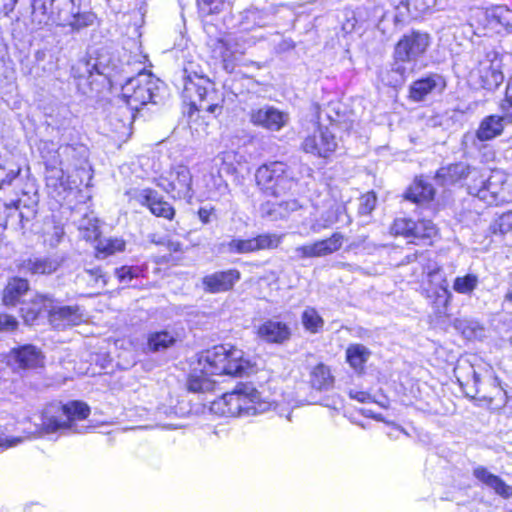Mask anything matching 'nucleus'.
Returning <instances> with one entry per match:
<instances>
[{
	"label": "nucleus",
	"instance_id": "25",
	"mask_svg": "<svg viewBox=\"0 0 512 512\" xmlns=\"http://www.w3.org/2000/svg\"><path fill=\"white\" fill-rule=\"evenodd\" d=\"M211 409L224 416L241 417V401L239 400L238 389L213 401Z\"/></svg>",
	"mask_w": 512,
	"mask_h": 512
},
{
	"label": "nucleus",
	"instance_id": "61",
	"mask_svg": "<svg viewBox=\"0 0 512 512\" xmlns=\"http://www.w3.org/2000/svg\"><path fill=\"white\" fill-rule=\"evenodd\" d=\"M20 169H10L8 172H5L4 177H0V183L2 185L4 184H11V182L19 175Z\"/></svg>",
	"mask_w": 512,
	"mask_h": 512
},
{
	"label": "nucleus",
	"instance_id": "35",
	"mask_svg": "<svg viewBox=\"0 0 512 512\" xmlns=\"http://www.w3.org/2000/svg\"><path fill=\"white\" fill-rule=\"evenodd\" d=\"M335 207L336 208L325 211L320 219L311 226L313 232L319 233L321 230L331 227L340 220V216L345 213V208L339 205Z\"/></svg>",
	"mask_w": 512,
	"mask_h": 512
},
{
	"label": "nucleus",
	"instance_id": "14",
	"mask_svg": "<svg viewBox=\"0 0 512 512\" xmlns=\"http://www.w3.org/2000/svg\"><path fill=\"white\" fill-rule=\"evenodd\" d=\"M277 7L270 5L263 9L249 7L239 13L238 27L243 31L269 26L273 23Z\"/></svg>",
	"mask_w": 512,
	"mask_h": 512
},
{
	"label": "nucleus",
	"instance_id": "48",
	"mask_svg": "<svg viewBox=\"0 0 512 512\" xmlns=\"http://www.w3.org/2000/svg\"><path fill=\"white\" fill-rule=\"evenodd\" d=\"M253 239L255 251L276 248L280 243V238L276 235L261 234Z\"/></svg>",
	"mask_w": 512,
	"mask_h": 512
},
{
	"label": "nucleus",
	"instance_id": "16",
	"mask_svg": "<svg viewBox=\"0 0 512 512\" xmlns=\"http://www.w3.org/2000/svg\"><path fill=\"white\" fill-rule=\"evenodd\" d=\"M445 88L444 77L437 73H430L410 85L409 97L415 102H420L433 93H442Z\"/></svg>",
	"mask_w": 512,
	"mask_h": 512
},
{
	"label": "nucleus",
	"instance_id": "38",
	"mask_svg": "<svg viewBox=\"0 0 512 512\" xmlns=\"http://www.w3.org/2000/svg\"><path fill=\"white\" fill-rule=\"evenodd\" d=\"M301 320L305 329L310 331L311 333H317L319 330L322 329L324 325V320L316 311V309L312 307H307L303 311Z\"/></svg>",
	"mask_w": 512,
	"mask_h": 512
},
{
	"label": "nucleus",
	"instance_id": "2",
	"mask_svg": "<svg viewBox=\"0 0 512 512\" xmlns=\"http://www.w3.org/2000/svg\"><path fill=\"white\" fill-rule=\"evenodd\" d=\"M41 157L46 166L48 187L71 189L69 178L74 171H86L88 168V148L79 143L64 144L56 147L51 141L40 146Z\"/></svg>",
	"mask_w": 512,
	"mask_h": 512
},
{
	"label": "nucleus",
	"instance_id": "3",
	"mask_svg": "<svg viewBox=\"0 0 512 512\" xmlns=\"http://www.w3.org/2000/svg\"><path fill=\"white\" fill-rule=\"evenodd\" d=\"M90 414V408L81 401H72L65 405L50 404L45 407L36 423L35 433L44 436L60 432L63 435L85 433L89 426L80 424Z\"/></svg>",
	"mask_w": 512,
	"mask_h": 512
},
{
	"label": "nucleus",
	"instance_id": "32",
	"mask_svg": "<svg viewBox=\"0 0 512 512\" xmlns=\"http://www.w3.org/2000/svg\"><path fill=\"white\" fill-rule=\"evenodd\" d=\"M215 50L219 51V57L226 61L234 54H243L245 51V45L239 44L237 39L232 35H227L224 38L217 39Z\"/></svg>",
	"mask_w": 512,
	"mask_h": 512
},
{
	"label": "nucleus",
	"instance_id": "52",
	"mask_svg": "<svg viewBox=\"0 0 512 512\" xmlns=\"http://www.w3.org/2000/svg\"><path fill=\"white\" fill-rule=\"evenodd\" d=\"M139 273V268L133 266H122L115 270L117 278L124 284H129L134 278L138 277Z\"/></svg>",
	"mask_w": 512,
	"mask_h": 512
},
{
	"label": "nucleus",
	"instance_id": "51",
	"mask_svg": "<svg viewBox=\"0 0 512 512\" xmlns=\"http://www.w3.org/2000/svg\"><path fill=\"white\" fill-rule=\"evenodd\" d=\"M377 198L374 192H368L359 199L358 212L361 215L370 214L376 206Z\"/></svg>",
	"mask_w": 512,
	"mask_h": 512
},
{
	"label": "nucleus",
	"instance_id": "58",
	"mask_svg": "<svg viewBox=\"0 0 512 512\" xmlns=\"http://www.w3.org/2000/svg\"><path fill=\"white\" fill-rule=\"evenodd\" d=\"M480 62H486V65H501L498 52L495 50H489L485 54V58Z\"/></svg>",
	"mask_w": 512,
	"mask_h": 512
},
{
	"label": "nucleus",
	"instance_id": "10",
	"mask_svg": "<svg viewBox=\"0 0 512 512\" xmlns=\"http://www.w3.org/2000/svg\"><path fill=\"white\" fill-rule=\"evenodd\" d=\"M138 109L123 99L115 98L108 107L107 122L111 131L122 136L129 135Z\"/></svg>",
	"mask_w": 512,
	"mask_h": 512
},
{
	"label": "nucleus",
	"instance_id": "64",
	"mask_svg": "<svg viewBox=\"0 0 512 512\" xmlns=\"http://www.w3.org/2000/svg\"><path fill=\"white\" fill-rule=\"evenodd\" d=\"M53 229H54V232L52 235V239L50 240V244L56 245L61 241V238L64 235V230L60 226H54Z\"/></svg>",
	"mask_w": 512,
	"mask_h": 512
},
{
	"label": "nucleus",
	"instance_id": "24",
	"mask_svg": "<svg viewBox=\"0 0 512 512\" xmlns=\"http://www.w3.org/2000/svg\"><path fill=\"white\" fill-rule=\"evenodd\" d=\"M258 336L269 343H284L291 336L287 324L279 321L267 320L258 328Z\"/></svg>",
	"mask_w": 512,
	"mask_h": 512
},
{
	"label": "nucleus",
	"instance_id": "28",
	"mask_svg": "<svg viewBox=\"0 0 512 512\" xmlns=\"http://www.w3.org/2000/svg\"><path fill=\"white\" fill-rule=\"evenodd\" d=\"M478 175V171L475 168H471L470 166L464 164V163H457L450 165L447 168H441L438 172L436 177L438 179L443 178L446 179L449 177L450 182H455L462 178H476Z\"/></svg>",
	"mask_w": 512,
	"mask_h": 512
},
{
	"label": "nucleus",
	"instance_id": "43",
	"mask_svg": "<svg viewBox=\"0 0 512 512\" xmlns=\"http://www.w3.org/2000/svg\"><path fill=\"white\" fill-rule=\"evenodd\" d=\"M478 277L474 274H467L462 277H456L453 283V289L459 294H471L478 286Z\"/></svg>",
	"mask_w": 512,
	"mask_h": 512
},
{
	"label": "nucleus",
	"instance_id": "34",
	"mask_svg": "<svg viewBox=\"0 0 512 512\" xmlns=\"http://www.w3.org/2000/svg\"><path fill=\"white\" fill-rule=\"evenodd\" d=\"M433 197V187L422 181L416 182L406 193V198L415 203L427 202L432 200Z\"/></svg>",
	"mask_w": 512,
	"mask_h": 512
},
{
	"label": "nucleus",
	"instance_id": "36",
	"mask_svg": "<svg viewBox=\"0 0 512 512\" xmlns=\"http://www.w3.org/2000/svg\"><path fill=\"white\" fill-rule=\"evenodd\" d=\"M58 0H33V14L37 17L39 24H48L52 20L53 12L56 11Z\"/></svg>",
	"mask_w": 512,
	"mask_h": 512
},
{
	"label": "nucleus",
	"instance_id": "56",
	"mask_svg": "<svg viewBox=\"0 0 512 512\" xmlns=\"http://www.w3.org/2000/svg\"><path fill=\"white\" fill-rule=\"evenodd\" d=\"M501 234H505L512 228V213L503 214L496 223Z\"/></svg>",
	"mask_w": 512,
	"mask_h": 512
},
{
	"label": "nucleus",
	"instance_id": "41",
	"mask_svg": "<svg viewBox=\"0 0 512 512\" xmlns=\"http://www.w3.org/2000/svg\"><path fill=\"white\" fill-rule=\"evenodd\" d=\"M174 343V336L167 331L153 333L148 339V346L153 351L165 350Z\"/></svg>",
	"mask_w": 512,
	"mask_h": 512
},
{
	"label": "nucleus",
	"instance_id": "40",
	"mask_svg": "<svg viewBox=\"0 0 512 512\" xmlns=\"http://www.w3.org/2000/svg\"><path fill=\"white\" fill-rule=\"evenodd\" d=\"M492 11L495 30H498L499 27L512 28V10L507 6L497 5L492 7Z\"/></svg>",
	"mask_w": 512,
	"mask_h": 512
},
{
	"label": "nucleus",
	"instance_id": "20",
	"mask_svg": "<svg viewBox=\"0 0 512 512\" xmlns=\"http://www.w3.org/2000/svg\"><path fill=\"white\" fill-rule=\"evenodd\" d=\"M84 319L83 312L77 305L73 306H55L49 310L50 323L62 329L66 326H74L80 324Z\"/></svg>",
	"mask_w": 512,
	"mask_h": 512
},
{
	"label": "nucleus",
	"instance_id": "18",
	"mask_svg": "<svg viewBox=\"0 0 512 512\" xmlns=\"http://www.w3.org/2000/svg\"><path fill=\"white\" fill-rule=\"evenodd\" d=\"M137 201L147 206L151 213L157 217H163L171 220L175 215L174 208L158 194L157 191L151 188H145L138 192L136 195Z\"/></svg>",
	"mask_w": 512,
	"mask_h": 512
},
{
	"label": "nucleus",
	"instance_id": "26",
	"mask_svg": "<svg viewBox=\"0 0 512 512\" xmlns=\"http://www.w3.org/2000/svg\"><path fill=\"white\" fill-rule=\"evenodd\" d=\"M300 207L301 204L296 199L279 203L268 201L261 205V213L263 217L275 221L286 217L289 212L296 211Z\"/></svg>",
	"mask_w": 512,
	"mask_h": 512
},
{
	"label": "nucleus",
	"instance_id": "31",
	"mask_svg": "<svg viewBox=\"0 0 512 512\" xmlns=\"http://www.w3.org/2000/svg\"><path fill=\"white\" fill-rule=\"evenodd\" d=\"M479 72L483 86L487 89L496 88L503 82L501 65H486V62H479Z\"/></svg>",
	"mask_w": 512,
	"mask_h": 512
},
{
	"label": "nucleus",
	"instance_id": "45",
	"mask_svg": "<svg viewBox=\"0 0 512 512\" xmlns=\"http://www.w3.org/2000/svg\"><path fill=\"white\" fill-rule=\"evenodd\" d=\"M80 278L86 281L92 288H103L107 284L106 275L99 267L85 269Z\"/></svg>",
	"mask_w": 512,
	"mask_h": 512
},
{
	"label": "nucleus",
	"instance_id": "49",
	"mask_svg": "<svg viewBox=\"0 0 512 512\" xmlns=\"http://www.w3.org/2000/svg\"><path fill=\"white\" fill-rule=\"evenodd\" d=\"M95 20V15L91 12H80L77 7L74 13V19L71 20L68 26L75 30L82 29L84 27L90 26L93 24Z\"/></svg>",
	"mask_w": 512,
	"mask_h": 512
},
{
	"label": "nucleus",
	"instance_id": "33",
	"mask_svg": "<svg viewBox=\"0 0 512 512\" xmlns=\"http://www.w3.org/2000/svg\"><path fill=\"white\" fill-rule=\"evenodd\" d=\"M58 266L57 260L49 258L28 259L23 263V269L32 274H51L57 270Z\"/></svg>",
	"mask_w": 512,
	"mask_h": 512
},
{
	"label": "nucleus",
	"instance_id": "57",
	"mask_svg": "<svg viewBox=\"0 0 512 512\" xmlns=\"http://www.w3.org/2000/svg\"><path fill=\"white\" fill-rule=\"evenodd\" d=\"M83 69V73L79 76L80 78H85V74H88V78L93 75V70L97 72V74H103L102 71H100L97 67L96 63H90V61L86 62H80L79 63V69Z\"/></svg>",
	"mask_w": 512,
	"mask_h": 512
},
{
	"label": "nucleus",
	"instance_id": "15",
	"mask_svg": "<svg viewBox=\"0 0 512 512\" xmlns=\"http://www.w3.org/2000/svg\"><path fill=\"white\" fill-rule=\"evenodd\" d=\"M504 127L505 125L501 122L498 115H488L482 119L474 134H464L462 143L466 146L468 143L477 146L476 141L485 142L493 140L503 133Z\"/></svg>",
	"mask_w": 512,
	"mask_h": 512
},
{
	"label": "nucleus",
	"instance_id": "29",
	"mask_svg": "<svg viewBox=\"0 0 512 512\" xmlns=\"http://www.w3.org/2000/svg\"><path fill=\"white\" fill-rule=\"evenodd\" d=\"M371 355L370 350L362 344H351L346 350V359L356 371H362Z\"/></svg>",
	"mask_w": 512,
	"mask_h": 512
},
{
	"label": "nucleus",
	"instance_id": "46",
	"mask_svg": "<svg viewBox=\"0 0 512 512\" xmlns=\"http://www.w3.org/2000/svg\"><path fill=\"white\" fill-rule=\"evenodd\" d=\"M201 15L208 16L218 14L228 6L226 0H197Z\"/></svg>",
	"mask_w": 512,
	"mask_h": 512
},
{
	"label": "nucleus",
	"instance_id": "60",
	"mask_svg": "<svg viewBox=\"0 0 512 512\" xmlns=\"http://www.w3.org/2000/svg\"><path fill=\"white\" fill-rule=\"evenodd\" d=\"M21 311L23 313H25L23 315L25 322L29 323V322L34 321L37 318V316L40 312V309L39 308L26 309V308L22 307Z\"/></svg>",
	"mask_w": 512,
	"mask_h": 512
},
{
	"label": "nucleus",
	"instance_id": "62",
	"mask_svg": "<svg viewBox=\"0 0 512 512\" xmlns=\"http://www.w3.org/2000/svg\"><path fill=\"white\" fill-rule=\"evenodd\" d=\"M213 211H214L213 208H206V207H201L198 210V216H199V219L202 221V223L207 224L210 222V216L213 213Z\"/></svg>",
	"mask_w": 512,
	"mask_h": 512
},
{
	"label": "nucleus",
	"instance_id": "37",
	"mask_svg": "<svg viewBox=\"0 0 512 512\" xmlns=\"http://www.w3.org/2000/svg\"><path fill=\"white\" fill-rule=\"evenodd\" d=\"M492 13V7L488 9L476 8L471 14L470 25L472 27L476 26L477 30H485L487 28L495 30Z\"/></svg>",
	"mask_w": 512,
	"mask_h": 512
},
{
	"label": "nucleus",
	"instance_id": "42",
	"mask_svg": "<svg viewBox=\"0 0 512 512\" xmlns=\"http://www.w3.org/2000/svg\"><path fill=\"white\" fill-rule=\"evenodd\" d=\"M500 114L498 115L501 122L506 125H512V78L506 89V96L499 105Z\"/></svg>",
	"mask_w": 512,
	"mask_h": 512
},
{
	"label": "nucleus",
	"instance_id": "30",
	"mask_svg": "<svg viewBox=\"0 0 512 512\" xmlns=\"http://www.w3.org/2000/svg\"><path fill=\"white\" fill-rule=\"evenodd\" d=\"M77 6L74 0H58L56 11L53 12L51 23L58 26H68L74 19Z\"/></svg>",
	"mask_w": 512,
	"mask_h": 512
},
{
	"label": "nucleus",
	"instance_id": "22",
	"mask_svg": "<svg viewBox=\"0 0 512 512\" xmlns=\"http://www.w3.org/2000/svg\"><path fill=\"white\" fill-rule=\"evenodd\" d=\"M473 476L498 496L504 499L512 497V487L506 484L499 476L491 473L486 467L478 466L474 468Z\"/></svg>",
	"mask_w": 512,
	"mask_h": 512
},
{
	"label": "nucleus",
	"instance_id": "47",
	"mask_svg": "<svg viewBox=\"0 0 512 512\" xmlns=\"http://www.w3.org/2000/svg\"><path fill=\"white\" fill-rule=\"evenodd\" d=\"M227 251L236 254L255 252L253 239H232L227 243Z\"/></svg>",
	"mask_w": 512,
	"mask_h": 512
},
{
	"label": "nucleus",
	"instance_id": "39",
	"mask_svg": "<svg viewBox=\"0 0 512 512\" xmlns=\"http://www.w3.org/2000/svg\"><path fill=\"white\" fill-rule=\"evenodd\" d=\"M437 234V229L431 220L413 222L411 236L415 239H431Z\"/></svg>",
	"mask_w": 512,
	"mask_h": 512
},
{
	"label": "nucleus",
	"instance_id": "7",
	"mask_svg": "<svg viewBox=\"0 0 512 512\" xmlns=\"http://www.w3.org/2000/svg\"><path fill=\"white\" fill-rule=\"evenodd\" d=\"M159 80L155 79L151 73L142 71L137 76L128 78L121 85L122 98L128 101L133 108H139L148 103H158Z\"/></svg>",
	"mask_w": 512,
	"mask_h": 512
},
{
	"label": "nucleus",
	"instance_id": "1",
	"mask_svg": "<svg viewBox=\"0 0 512 512\" xmlns=\"http://www.w3.org/2000/svg\"><path fill=\"white\" fill-rule=\"evenodd\" d=\"M199 370L194 369L188 377L187 387L191 392H209L215 387L212 375L243 376L250 369L244 352L232 346L218 345L202 352L198 360Z\"/></svg>",
	"mask_w": 512,
	"mask_h": 512
},
{
	"label": "nucleus",
	"instance_id": "6",
	"mask_svg": "<svg viewBox=\"0 0 512 512\" xmlns=\"http://www.w3.org/2000/svg\"><path fill=\"white\" fill-rule=\"evenodd\" d=\"M37 195L30 197L24 194L11 203L0 205V227L13 231H21L23 234L30 230L37 216Z\"/></svg>",
	"mask_w": 512,
	"mask_h": 512
},
{
	"label": "nucleus",
	"instance_id": "54",
	"mask_svg": "<svg viewBox=\"0 0 512 512\" xmlns=\"http://www.w3.org/2000/svg\"><path fill=\"white\" fill-rule=\"evenodd\" d=\"M17 326L18 321L15 317L6 313H0V332H12L16 330Z\"/></svg>",
	"mask_w": 512,
	"mask_h": 512
},
{
	"label": "nucleus",
	"instance_id": "12",
	"mask_svg": "<svg viewBox=\"0 0 512 512\" xmlns=\"http://www.w3.org/2000/svg\"><path fill=\"white\" fill-rule=\"evenodd\" d=\"M344 235L340 232L333 233L329 238L317 240L311 244L298 246L294 249L293 259L325 257L340 250L344 242Z\"/></svg>",
	"mask_w": 512,
	"mask_h": 512
},
{
	"label": "nucleus",
	"instance_id": "11",
	"mask_svg": "<svg viewBox=\"0 0 512 512\" xmlns=\"http://www.w3.org/2000/svg\"><path fill=\"white\" fill-rule=\"evenodd\" d=\"M430 45V36L426 32L413 30L397 42L394 49V58L416 62L425 54Z\"/></svg>",
	"mask_w": 512,
	"mask_h": 512
},
{
	"label": "nucleus",
	"instance_id": "13",
	"mask_svg": "<svg viewBox=\"0 0 512 512\" xmlns=\"http://www.w3.org/2000/svg\"><path fill=\"white\" fill-rule=\"evenodd\" d=\"M302 147L306 153L327 157L336 150L337 141L335 135L328 128L318 127L304 139Z\"/></svg>",
	"mask_w": 512,
	"mask_h": 512
},
{
	"label": "nucleus",
	"instance_id": "53",
	"mask_svg": "<svg viewBox=\"0 0 512 512\" xmlns=\"http://www.w3.org/2000/svg\"><path fill=\"white\" fill-rule=\"evenodd\" d=\"M414 7L419 13H426L434 8H438L437 0H409L408 7Z\"/></svg>",
	"mask_w": 512,
	"mask_h": 512
},
{
	"label": "nucleus",
	"instance_id": "4",
	"mask_svg": "<svg viewBox=\"0 0 512 512\" xmlns=\"http://www.w3.org/2000/svg\"><path fill=\"white\" fill-rule=\"evenodd\" d=\"M214 83L206 76L197 72H191L188 68L183 71V97L189 102L190 110L188 117L190 121L196 113L201 111L216 113L221 110L219 97Z\"/></svg>",
	"mask_w": 512,
	"mask_h": 512
},
{
	"label": "nucleus",
	"instance_id": "55",
	"mask_svg": "<svg viewBox=\"0 0 512 512\" xmlns=\"http://www.w3.org/2000/svg\"><path fill=\"white\" fill-rule=\"evenodd\" d=\"M411 62L410 60H400L394 58L392 71L400 76V80L404 81L409 73V69L406 67V63Z\"/></svg>",
	"mask_w": 512,
	"mask_h": 512
},
{
	"label": "nucleus",
	"instance_id": "19",
	"mask_svg": "<svg viewBox=\"0 0 512 512\" xmlns=\"http://www.w3.org/2000/svg\"><path fill=\"white\" fill-rule=\"evenodd\" d=\"M239 400L241 401V416H253L266 412L270 403L262 401L260 393L250 386H243L238 389Z\"/></svg>",
	"mask_w": 512,
	"mask_h": 512
},
{
	"label": "nucleus",
	"instance_id": "59",
	"mask_svg": "<svg viewBox=\"0 0 512 512\" xmlns=\"http://www.w3.org/2000/svg\"><path fill=\"white\" fill-rule=\"evenodd\" d=\"M349 396L361 403L368 402L371 399V395L365 391L350 390Z\"/></svg>",
	"mask_w": 512,
	"mask_h": 512
},
{
	"label": "nucleus",
	"instance_id": "8",
	"mask_svg": "<svg viewBox=\"0 0 512 512\" xmlns=\"http://www.w3.org/2000/svg\"><path fill=\"white\" fill-rule=\"evenodd\" d=\"M157 186L174 199H192V175L187 166L178 165L169 173V178L160 177Z\"/></svg>",
	"mask_w": 512,
	"mask_h": 512
},
{
	"label": "nucleus",
	"instance_id": "21",
	"mask_svg": "<svg viewBox=\"0 0 512 512\" xmlns=\"http://www.w3.org/2000/svg\"><path fill=\"white\" fill-rule=\"evenodd\" d=\"M11 358L18 369H35L44 365L42 352L33 345H24L13 349Z\"/></svg>",
	"mask_w": 512,
	"mask_h": 512
},
{
	"label": "nucleus",
	"instance_id": "9",
	"mask_svg": "<svg viewBox=\"0 0 512 512\" xmlns=\"http://www.w3.org/2000/svg\"><path fill=\"white\" fill-rule=\"evenodd\" d=\"M248 118L251 124L269 132H279L290 122L288 112L269 104L251 108Z\"/></svg>",
	"mask_w": 512,
	"mask_h": 512
},
{
	"label": "nucleus",
	"instance_id": "5",
	"mask_svg": "<svg viewBox=\"0 0 512 512\" xmlns=\"http://www.w3.org/2000/svg\"><path fill=\"white\" fill-rule=\"evenodd\" d=\"M255 178L257 185L265 193L275 197L293 193L299 181L294 169L283 162H271L260 166Z\"/></svg>",
	"mask_w": 512,
	"mask_h": 512
},
{
	"label": "nucleus",
	"instance_id": "50",
	"mask_svg": "<svg viewBox=\"0 0 512 512\" xmlns=\"http://www.w3.org/2000/svg\"><path fill=\"white\" fill-rule=\"evenodd\" d=\"M413 220L408 218H397L391 227L392 233L395 235H402L405 237L411 236Z\"/></svg>",
	"mask_w": 512,
	"mask_h": 512
},
{
	"label": "nucleus",
	"instance_id": "63",
	"mask_svg": "<svg viewBox=\"0 0 512 512\" xmlns=\"http://www.w3.org/2000/svg\"><path fill=\"white\" fill-rule=\"evenodd\" d=\"M19 442H21L20 438H11V439H9L7 437H4V436L0 435V448H2V449L13 447L16 444H18Z\"/></svg>",
	"mask_w": 512,
	"mask_h": 512
},
{
	"label": "nucleus",
	"instance_id": "27",
	"mask_svg": "<svg viewBox=\"0 0 512 512\" xmlns=\"http://www.w3.org/2000/svg\"><path fill=\"white\" fill-rule=\"evenodd\" d=\"M29 291V283L24 278H12L3 291V303L6 306H15Z\"/></svg>",
	"mask_w": 512,
	"mask_h": 512
},
{
	"label": "nucleus",
	"instance_id": "17",
	"mask_svg": "<svg viewBox=\"0 0 512 512\" xmlns=\"http://www.w3.org/2000/svg\"><path fill=\"white\" fill-rule=\"evenodd\" d=\"M240 276L241 274L237 269L217 271L206 275L202 279L203 288L206 292L212 294L227 292L239 281Z\"/></svg>",
	"mask_w": 512,
	"mask_h": 512
},
{
	"label": "nucleus",
	"instance_id": "23",
	"mask_svg": "<svg viewBox=\"0 0 512 512\" xmlns=\"http://www.w3.org/2000/svg\"><path fill=\"white\" fill-rule=\"evenodd\" d=\"M310 387L318 392H328L334 387L335 377L328 365L319 362L312 366L308 373Z\"/></svg>",
	"mask_w": 512,
	"mask_h": 512
},
{
	"label": "nucleus",
	"instance_id": "44",
	"mask_svg": "<svg viewBox=\"0 0 512 512\" xmlns=\"http://www.w3.org/2000/svg\"><path fill=\"white\" fill-rule=\"evenodd\" d=\"M125 248V242L120 239H107L100 241L97 246L96 257L104 259L106 256L122 251Z\"/></svg>",
	"mask_w": 512,
	"mask_h": 512
}]
</instances>
